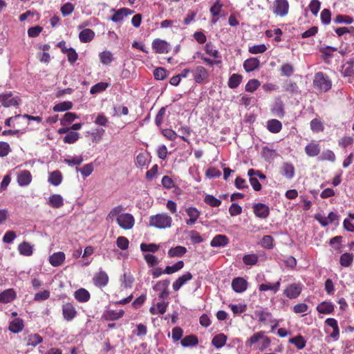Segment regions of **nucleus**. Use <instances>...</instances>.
Returning <instances> with one entry per match:
<instances>
[{
    "label": "nucleus",
    "mask_w": 354,
    "mask_h": 354,
    "mask_svg": "<svg viewBox=\"0 0 354 354\" xmlns=\"http://www.w3.org/2000/svg\"><path fill=\"white\" fill-rule=\"evenodd\" d=\"M227 341V336L224 335L223 333H220L216 335H215L212 340V344L214 346H215L216 348H220L223 347Z\"/></svg>",
    "instance_id": "72a5a7b5"
},
{
    "label": "nucleus",
    "mask_w": 354,
    "mask_h": 354,
    "mask_svg": "<svg viewBox=\"0 0 354 354\" xmlns=\"http://www.w3.org/2000/svg\"><path fill=\"white\" fill-rule=\"evenodd\" d=\"M95 37V32L89 28L82 30L79 34V39L82 43L90 42Z\"/></svg>",
    "instance_id": "bb28decb"
},
{
    "label": "nucleus",
    "mask_w": 354,
    "mask_h": 354,
    "mask_svg": "<svg viewBox=\"0 0 354 354\" xmlns=\"http://www.w3.org/2000/svg\"><path fill=\"white\" fill-rule=\"evenodd\" d=\"M232 289L236 292H243L248 287V282L242 277H236L232 281Z\"/></svg>",
    "instance_id": "2eb2a0df"
},
{
    "label": "nucleus",
    "mask_w": 354,
    "mask_h": 354,
    "mask_svg": "<svg viewBox=\"0 0 354 354\" xmlns=\"http://www.w3.org/2000/svg\"><path fill=\"white\" fill-rule=\"evenodd\" d=\"M64 260L65 254L62 252H54L49 257V262L54 267L61 266Z\"/></svg>",
    "instance_id": "6ab92c4d"
},
{
    "label": "nucleus",
    "mask_w": 354,
    "mask_h": 354,
    "mask_svg": "<svg viewBox=\"0 0 354 354\" xmlns=\"http://www.w3.org/2000/svg\"><path fill=\"white\" fill-rule=\"evenodd\" d=\"M301 286L298 283H292L288 285L284 290V295L290 299L297 298L301 292Z\"/></svg>",
    "instance_id": "9b49d317"
},
{
    "label": "nucleus",
    "mask_w": 354,
    "mask_h": 354,
    "mask_svg": "<svg viewBox=\"0 0 354 354\" xmlns=\"http://www.w3.org/2000/svg\"><path fill=\"white\" fill-rule=\"evenodd\" d=\"M321 7V3L319 0H311L309 4V8L313 15H317Z\"/></svg>",
    "instance_id": "338daca9"
},
{
    "label": "nucleus",
    "mask_w": 354,
    "mask_h": 354,
    "mask_svg": "<svg viewBox=\"0 0 354 354\" xmlns=\"http://www.w3.org/2000/svg\"><path fill=\"white\" fill-rule=\"evenodd\" d=\"M152 48L156 53H167L170 50V44L160 39H155L152 42Z\"/></svg>",
    "instance_id": "39448f33"
},
{
    "label": "nucleus",
    "mask_w": 354,
    "mask_h": 354,
    "mask_svg": "<svg viewBox=\"0 0 354 354\" xmlns=\"http://www.w3.org/2000/svg\"><path fill=\"white\" fill-rule=\"evenodd\" d=\"M187 252V249L184 246L178 245L174 248H171L168 251V256L169 257H181Z\"/></svg>",
    "instance_id": "473e14b6"
},
{
    "label": "nucleus",
    "mask_w": 354,
    "mask_h": 354,
    "mask_svg": "<svg viewBox=\"0 0 354 354\" xmlns=\"http://www.w3.org/2000/svg\"><path fill=\"white\" fill-rule=\"evenodd\" d=\"M117 223L122 229L130 230L133 227L135 220L131 214L124 213L117 217Z\"/></svg>",
    "instance_id": "20e7f679"
},
{
    "label": "nucleus",
    "mask_w": 354,
    "mask_h": 354,
    "mask_svg": "<svg viewBox=\"0 0 354 354\" xmlns=\"http://www.w3.org/2000/svg\"><path fill=\"white\" fill-rule=\"evenodd\" d=\"M205 49L206 53L210 56L216 59L221 57L218 51L216 49L214 48L213 45L211 43H207L205 45Z\"/></svg>",
    "instance_id": "0e129e2a"
},
{
    "label": "nucleus",
    "mask_w": 354,
    "mask_h": 354,
    "mask_svg": "<svg viewBox=\"0 0 354 354\" xmlns=\"http://www.w3.org/2000/svg\"><path fill=\"white\" fill-rule=\"evenodd\" d=\"M193 276L192 273L189 272H187L182 276L179 277L174 283H173V289L175 291L178 290L185 283H186L188 281L192 279Z\"/></svg>",
    "instance_id": "a211bd4d"
},
{
    "label": "nucleus",
    "mask_w": 354,
    "mask_h": 354,
    "mask_svg": "<svg viewBox=\"0 0 354 354\" xmlns=\"http://www.w3.org/2000/svg\"><path fill=\"white\" fill-rule=\"evenodd\" d=\"M111 12H114V15L110 18V20L115 23L122 21L124 17L134 12L133 10L127 8H122L119 10L112 9Z\"/></svg>",
    "instance_id": "423d86ee"
},
{
    "label": "nucleus",
    "mask_w": 354,
    "mask_h": 354,
    "mask_svg": "<svg viewBox=\"0 0 354 354\" xmlns=\"http://www.w3.org/2000/svg\"><path fill=\"white\" fill-rule=\"evenodd\" d=\"M17 180L21 187L28 186L32 181V175L28 170L20 171L17 174Z\"/></svg>",
    "instance_id": "ddd939ff"
},
{
    "label": "nucleus",
    "mask_w": 354,
    "mask_h": 354,
    "mask_svg": "<svg viewBox=\"0 0 354 354\" xmlns=\"http://www.w3.org/2000/svg\"><path fill=\"white\" fill-rule=\"evenodd\" d=\"M289 4L287 0H276L274 2V12L279 16H285L288 14Z\"/></svg>",
    "instance_id": "f8f14e48"
},
{
    "label": "nucleus",
    "mask_w": 354,
    "mask_h": 354,
    "mask_svg": "<svg viewBox=\"0 0 354 354\" xmlns=\"http://www.w3.org/2000/svg\"><path fill=\"white\" fill-rule=\"evenodd\" d=\"M48 204L53 208H60L64 205V199L59 194H53L48 198Z\"/></svg>",
    "instance_id": "393cba45"
},
{
    "label": "nucleus",
    "mask_w": 354,
    "mask_h": 354,
    "mask_svg": "<svg viewBox=\"0 0 354 354\" xmlns=\"http://www.w3.org/2000/svg\"><path fill=\"white\" fill-rule=\"evenodd\" d=\"M310 129L313 132H320L324 131V125L320 120L315 118L310 122Z\"/></svg>",
    "instance_id": "603ef678"
},
{
    "label": "nucleus",
    "mask_w": 354,
    "mask_h": 354,
    "mask_svg": "<svg viewBox=\"0 0 354 354\" xmlns=\"http://www.w3.org/2000/svg\"><path fill=\"white\" fill-rule=\"evenodd\" d=\"M313 86L321 92H326L331 88L332 82L326 74L318 72L314 76Z\"/></svg>",
    "instance_id": "f03ea898"
},
{
    "label": "nucleus",
    "mask_w": 354,
    "mask_h": 354,
    "mask_svg": "<svg viewBox=\"0 0 354 354\" xmlns=\"http://www.w3.org/2000/svg\"><path fill=\"white\" fill-rule=\"evenodd\" d=\"M109 84L106 82H101L97 83L96 84H95L94 86H93L91 88L90 93L91 94H96V93H101V92L105 91L109 87Z\"/></svg>",
    "instance_id": "49530a36"
},
{
    "label": "nucleus",
    "mask_w": 354,
    "mask_h": 354,
    "mask_svg": "<svg viewBox=\"0 0 354 354\" xmlns=\"http://www.w3.org/2000/svg\"><path fill=\"white\" fill-rule=\"evenodd\" d=\"M185 212L189 217V219L186 220L185 223L187 225H194L201 215L200 211L194 207H189L185 209Z\"/></svg>",
    "instance_id": "4468645a"
},
{
    "label": "nucleus",
    "mask_w": 354,
    "mask_h": 354,
    "mask_svg": "<svg viewBox=\"0 0 354 354\" xmlns=\"http://www.w3.org/2000/svg\"><path fill=\"white\" fill-rule=\"evenodd\" d=\"M62 180V176L59 171H54L51 172L48 177V182L55 185L58 186L61 184Z\"/></svg>",
    "instance_id": "e433bc0d"
},
{
    "label": "nucleus",
    "mask_w": 354,
    "mask_h": 354,
    "mask_svg": "<svg viewBox=\"0 0 354 354\" xmlns=\"http://www.w3.org/2000/svg\"><path fill=\"white\" fill-rule=\"evenodd\" d=\"M261 85L260 82L257 79L250 80L245 85V91L248 92H254Z\"/></svg>",
    "instance_id": "864d4df0"
},
{
    "label": "nucleus",
    "mask_w": 354,
    "mask_h": 354,
    "mask_svg": "<svg viewBox=\"0 0 354 354\" xmlns=\"http://www.w3.org/2000/svg\"><path fill=\"white\" fill-rule=\"evenodd\" d=\"M198 344V339L194 335H187L180 341V344L183 347L194 346Z\"/></svg>",
    "instance_id": "c756f323"
},
{
    "label": "nucleus",
    "mask_w": 354,
    "mask_h": 354,
    "mask_svg": "<svg viewBox=\"0 0 354 354\" xmlns=\"http://www.w3.org/2000/svg\"><path fill=\"white\" fill-rule=\"evenodd\" d=\"M109 277L104 271H100L93 277L94 284L97 287H104L107 285Z\"/></svg>",
    "instance_id": "f3484780"
},
{
    "label": "nucleus",
    "mask_w": 354,
    "mask_h": 354,
    "mask_svg": "<svg viewBox=\"0 0 354 354\" xmlns=\"http://www.w3.org/2000/svg\"><path fill=\"white\" fill-rule=\"evenodd\" d=\"M73 104L71 102H63L55 104L53 106V111L56 112L65 111L71 109Z\"/></svg>",
    "instance_id": "de8ad7c7"
},
{
    "label": "nucleus",
    "mask_w": 354,
    "mask_h": 354,
    "mask_svg": "<svg viewBox=\"0 0 354 354\" xmlns=\"http://www.w3.org/2000/svg\"><path fill=\"white\" fill-rule=\"evenodd\" d=\"M255 315L259 317L261 322H266L270 319L272 315L270 313L263 310H257Z\"/></svg>",
    "instance_id": "680f3d73"
},
{
    "label": "nucleus",
    "mask_w": 354,
    "mask_h": 354,
    "mask_svg": "<svg viewBox=\"0 0 354 354\" xmlns=\"http://www.w3.org/2000/svg\"><path fill=\"white\" fill-rule=\"evenodd\" d=\"M62 315L67 322L72 321L77 316V310L71 303H66L62 305Z\"/></svg>",
    "instance_id": "6e6552de"
},
{
    "label": "nucleus",
    "mask_w": 354,
    "mask_h": 354,
    "mask_svg": "<svg viewBox=\"0 0 354 354\" xmlns=\"http://www.w3.org/2000/svg\"><path fill=\"white\" fill-rule=\"evenodd\" d=\"M294 71L293 65L289 63L282 64L280 68V72L282 76L290 77L293 74Z\"/></svg>",
    "instance_id": "37998d69"
},
{
    "label": "nucleus",
    "mask_w": 354,
    "mask_h": 354,
    "mask_svg": "<svg viewBox=\"0 0 354 354\" xmlns=\"http://www.w3.org/2000/svg\"><path fill=\"white\" fill-rule=\"evenodd\" d=\"M353 259H354V255L353 253H348V252L343 253L340 256L339 263L343 267H348L352 264V263L353 261Z\"/></svg>",
    "instance_id": "f704fd0d"
},
{
    "label": "nucleus",
    "mask_w": 354,
    "mask_h": 354,
    "mask_svg": "<svg viewBox=\"0 0 354 354\" xmlns=\"http://www.w3.org/2000/svg\"><path fill=\"white\" fill-rule=\"evenodd\" d=\"M253 212L257 217L266 218L269 216L270 208L267 205L259 203L253 205Z\"/></svg>",
    "instance_id": "9d476101"
},
{
    "label": "nucleus",
    "mask_w": 354,
    "mask_h": 354,
    "mask_svg": "<svg viewBox=\"0 0 354 354\" xmlns=\"http://www.w3.org/2000/svg\"><path fill=\"white\" fill-rule=\"evenodd\" d=\"M0 103L5 107L17 106L19 105L18 99L13 97L11 92L0 94Z\"/></svg>",
    "instance_id": "1a4fd4ad"
},
{
    "label": "nucleus",
    "mask_w": 354,
    "mask_h": 354,
    "mask_svg": "<svg viewBox=\"0 0 354 354\" xmlns=\"http://www.w3.org/2000/svg\"><path fill=\"white\" fill-rule=\"evenodd\" d=\"M280 285H281L280 281H278L273 285L263 283L259 286V289L260 291L272 290L275 293L279 290Z\"/></svg>",
    "instance_id": "a18cd8bd"
},
{
    "label": "nucleus",
    "mask_w": 354,
    "mask_h": 354,
    "mask_svg": "<svg viewBox=\"0 0 354 354\" xmlns=\"http://www.w3.org/2000/svg\"><path fill=\"white\" fill-rule=\"evenodd\" d=\"M77 118V115L75 113L67 112L64 115L61 120V124L63 126L71 123L75 119Z\"/></svg>",
    "instance_id": "6e6d98bb"
},
{
    "label": "nucleus",
    "mask_w": 354,
    "mask_h": 354,
    "mask_svg": "<svg viewBox=\"0 0 354 354\" xmlns=\"http://www.w3.org/2000/svg\"><path fill=\"white\" fill-rule=\"evenodd\" d=\"M281 174L288 179H292L295 176L294 166L288 162H284L281 167Z\"/></svg>",
    "instance_id": "412c9836"
},
{
    "label": "nucleus",
    "mask_w": 354,
    "mask_h": 354,
    "mask_svg": "<svg viewBox=\"0 0 354 354\" xmlns=\"http://www.w3.org/2000/svg\"><path fill=\"white\" fill-rule=\"evenodd\" d=\"M124 314V311L122 310H120L118 312H115L114 310H108L104 314V319L107 321H114L123 317Z\"/></svg>",
    "instance_id": "4c0bfd02"
},
{
    "label": "nucleus",
    "mask_w": 354,
    "mask_h": 354,
    "mask_svg": "<svg viewBox=\"0 0 354 354\" xmlns=\"http://www.w3.org/2000/svg\"><path fill=\"white\" fill-rule=\"evenodd\" d=\"M319 160L334 162L335 160V155L331 150L328 149L322 152V155L319 157Z\"/></svg>",
    "instance_id": "052dcab7"
},
{
    "label": "nucleus",
    "mask_w": 354,
    "mask_h": 354,
    "mask_svg": "<svg viewBox=\"0 0 354 354\" xmlns=\"http://www.w3.org/2000/svg\"><path fill=\"white\" fill-rule=\"evenodd\" d=\"M267 128L271 133H277L281 130L282 124L278 120L272 119L268 121Z\"/></svg>",
    "instance_id": "c85d7f7f"
},
{
    "label": "nucleus",
    "mask_w": 354,
    "mask_h": 354,
    "mask_svg": "<svg viewBox=\"0 0 354 354\" xmlns=\"http://www.w3.org/2000/svg\"><path fill=\"white\" fill-rule=\"evenodd\" d=\"M100 62L104 65L110 64L113 60V56L111 51L105 50L99 55Z\"/></svg>",
    "instance_id": "ea45409f"
},
{
    "label": "nucleus",
    "mask_w": 354,
    "mask_h": 354,
    "mask_svg": "<svg viewBox=\"0 0 354 354\" xmlns=\"http://www.w3.org/2000/svg\"><path fill=\"white\" fill-rule=\"evenodd\" d=\"M289 342L294 344L298 349H302L306 346V340L301 335H297L290 338Z\"/></svg>",
    "instance_id": "a19ab883"
},
{
    "label": "nucleus",
    "mask_w": 354,
    "mask_h": 354,
    "mask_svg": "<svg viewBox=\"0 0 354 354\" xmlns=\"http://www.w3.org/2000/svg\"><path fill=\"white\" fill-rule=\"evenodd\" d=\"M65 54H66L68 60L71 64H73L78 58V55L73 48H68Z\"/></svg>",
    "instance_id": "e2e57ef3"
},
{
    "label": "nucleus",
    "mask_w": 354,
    "mask_h": 354,
    "mask_svg": "<svg viewBox=\"0 0 354 354\" xmlns=\"http://www.w3.org/2000/svg\"><path fill=\"white\" fill-rule=\"evenodd\" d=\"M306 153L310 157H315L320 152V147L316 143H309L305 147Z\"/></svg>",
    "instance_id": "7c9ffc66"
},
{
    "label": "nucleus",
    "mask_w": 354,
    "mask_h": 354,
    "mask_svg": "<svg viewBox=\"0 0 354 354\" xmlns=\"http://www.w3.org/2000/svg\"><path fill=\"white\" fill-rule=\"evenodd\" d=\"M260 62L257 58L247 59L243 63V68L247 72H252L259 67Z\"/></svg>",
    "instance_id": "4be33fe9"
},
{
    "label": "nucleus",
    "mask_w": 354,
    "mask_h": 354,
    "mask_svg": "<svg viewBox=\"0 0 354 354\" xmlns=\"http://www.w3.org/2000/svg\"><path fill=\"white\" fill-rule=\"evenodd\" d=\"M184 266V262L183 261H179L176 262L173 266H168L165 268V269L163 270L164 274H171L176 272H178V270H181Z\"/></svg>",
    "instance_id": "58836bf2"
},
{
    "label": "nucleus",
    "mask_w": 354,
    "mask_h": 354,
    "mask_svg": "<svg viewBox=\"0 0 354 354\" xmlns=\"http://www.w3.org/2000/svg\"><path fill=\"white\" fill-rule=\"evenodd\" d=\"M93 165L92 163L84 165L82 168L76 167V171L80 172L83 177L86 178L90 176L93 171Z\"/></svg>",
    "instance_id": "c03bdc74"
},
{
    "label": "nucleus",
    "mask_w": 354,
    "mask_h": 354,
    "mask_svg": "<svg viewBox=\"0 0 354 354\" xmlns=\"http://www.w3.org/2000/svg\"><path fill=\"white\" fill-rule=\"evenodd\" d=\"M172 218L167 213L157 214L149 218V226L158 229L169 228L171 226Z\"/></svg>",
    "instance_id": "f257e3e1"
},
{
    "label": "nucleus",
    "mask_w": 354,
    "mask_h": 354,
    "mask_svg": "<svg viewBox=\"0 0 354 354\" xmlns=\"http://www.w3.org/2000/svg\"><path fill=\"white\" fill-rule=\"evenodd\" d=\"M169 283L170 281L169 279H165L158 281L153 286V289L155 291H160L159 298L164 299L169 296V292L168 290V286H169Z\"/></svg>",
    "instance_id": "0eeeda50"
},
{
    "label": "nucleus",
    "mask_w": 354,
    "mask_h": 354,
    "mask_svg": "<svg viewBox=\"0 0 354 354\" xmlns=\"http://www.w3.org/2000/svg\"><path fill=\"white\" fill-rule=\"evenodd\" d=\"M74 297L79 302L84 303L90 299L91 295L87 290L81 288L74 292Z\"/></svg>",
    "instance_id": "b1692460"
},
{
    "label": "nucleus",
    "mask_w": 354,
    "mask_h": 354,
    "mask_svg": "<svg viewBox=\"0 0 354 354\" xmlns=\"http://www.w3.org/2000/svg\"><path fill=\"white\" fill-rule=\"evenodd\" d=\"M116 244L120 249L124 250L129 248V242L127 238L124 236H119L117 239Z\"/></svg>",
    "instance_id": "774afa93"
},
{
    "label": "nucleus",
    "mask_w": 354,
    "mask_h": 354,
    "mask_svg": "<svg viewBox=\"0 0 354 354\" xmlns=\"http://www.w3.org/2000/svg\"><path fill=\"white\" fill-rule=\"evenodd\" d=\"M259 259V257L256 254H245L243 257V261L247 266L255 265Z\"/></svg>",
    "instance_id": "8fccbe9b"
},
{
    "label": "nucleus",
    "mask_w": 354,
    "mask_h": 354,
    "mask_svg": "<svg viewBox=\"0 0 354 354\" xmlns=\"http://www.w3.org/2000/svg\"><path fill=\"white\" fill-rule=\"evenodd\" d=\"M19 253L24 256H30L33 252L32 246L28 242L24 241L18 246Z\"/></svg>",
    "instance_id": "2f4dec72"
},
{
    "label": "nucleus",
    "mask_w": 354,
    "mask_h": 354,
    "mask_svg": "<svg viewBox=\"0 0 354 354\" xmlns=\"http://www.w3.org/2000/svg\"><path fill=\"white\" fill-rule=\"evenodd\" d=\"M24 327V321L20 318H15L10 322L9 330L13 333L21 332Z\"/></svg>",
    "instance_id": "a878e982"
},
{
    "label": "nucleus",
    "mask_w": 354,
    "mask_h": 354,
    "mask_svg": "<svg viewBox=\"0 0 354 354\" xmlns=\"http://www.w3.org/2000/svg\"><path fill=\"white\" fill-rule=\"evenodd\" d=\"M16 297L15 292L13 289H7L0 293V302L9 303L12 301Z\"/></svg>",
    "instance_id": "5701e85b"
},
{
    "label": "nucleus",
    "mask_w": 354,
    "mask_h": 354,
    "mask_svg": "<svg viewBox=\"0 0 354 354\" xmlns=\"http://www.w3.org/2000/svg\"><path fill=\"white\" fill-rule=\"evenodd\" d=\"M159 245L156 243H141L140 245V250L142 252H156L159 250Z\"/></svg>",
    "instance_id": "13d9d810"
},
{
    "label": "nucleus",
    "mask_w": 354,
    "mask_h": 354,
    "mask_svg": "<svg viewBox=\"0 0 354 354\" xmlns=\"http://www.w3.org/2000/svg\"><path fill=\"white\" fill-rule=\"evenodd\" d=\"M192 73L194 81L197 84H203L208 80L209 72L202 66H197L192 69Z\"/></svg>",
    "instance_id": "7ed1b4c3"
},
{
    "label": "nucleus",
    "mask_w": 354,
    "mask_h": 354,
    "mask_svg": "<svg viewBox=\"0 0 354 354\" xmlns=\"http://www.w3.org/2000/svg\"><path fill=\"white\" fill-rule=\"evenodd\" d=\"M25 340L27 342L28 346H36L39 343L42 342L43 338L38 334L34 333L28 335Z\"/></svg>",
    "instance_id": "c9c22d12"
},
{
    "label": "nucleus",
    "mask_w": 354,
    "mask_h": 354,
    "mask_svg": "<svg viewBox=\"0 0 354 354\" xmlns=\"http://www.w3.org/2000/svg\"><path fill=\"white\" fill-rule=\"evenodd\" d=\"M122 281V285L125 288H131L132 286V283L133 282V278L131 274H128L127 273H124L122 276V278L121 279Z\"/></svg>",
    "instance_id": "69168bd1"
},
{
    "label": "nucleus",
    "mask_w": 354,
    "mask_h": 354,
    "mask_svg": "<svg viewBox=\"0 0 354 354\" xmlns=\"http://www.w3.org/2000/svg\"><path fill=\"white\" fill-rule=\"evenodd\" d=\"M317 310L322 314H330L334 310V305L330 301H323L317 306Z\"/></svg>",
    "instance_id": "cd10ccee"
},
{
    "label": "nucleus",
    "mask_w": 354,
    "mask_h": 354,
    "mask_svg": "<svg viewBox=\"0 0 354 354\" xmlns=\"http://www.w3.org/2000/svg\"><path fill=\"white\" fill-rule=\"evenodd\" d=\"M204 202L213 207H217L221 205V201L215 198L214 196L207 194L204 198Z\"/></svg>",
    "instance_id": "09e8293b"
},
{
    "label": "nucleus",
    "mask_w": 354,
    "mask_h": 354,
    "mask_svg": "<svg viewBox=\"0 0 354 354\" xmlns=\"http://www.w3.org/2000/svg\"><path fill=\"white\" fill-rule=\"evenodd\" d=\"M80 137V134L77 132L71 131L68 133L63 138L65 143L72 144L76 142Z\"/></svg>",
    "instance_id": "4d7b16f0"
},
{
    "label": "nucleus",
    "mask_w": 354,
    "mask_h": 354,
    "mask_svg": "<svg viewBox=\"0 0 354 354\" xmlns=\"http://www.w3.org/2000/svg\"><path fill=\"white\" fill-rule=\"evenodd\" d=\"M230 242L228 237L224 234H217L211 241L210 245L213 248L225 247Z\"/></svg>",
    "instance_id": "dca6fc26"
},
{
    "label": "nucleus",
    "mask_w": 354,
    "mask_h": 354,
    "mask_svg": "<svg viewBox=\"0 0 354 354\" xmlns=\"http://www.w3.org/2000/svg\"><path fill=\"white\" fill-rule=\"evenodd\" d=\"M272 112L276 116L280 118H283L285 114L283 103L281 102H276L272 109Z\"/></svg>",
    "instance_id": "bf43d9fd"
},
{
    "label": "nucleus",
    "mask_w": 354,
    "mask_h": 354,
    "mask_svg": "<svg viewBox=\"0 0 354 354\" xmlns=\"http://www.w3.org/2000/svg\"><path fill=\"white\" fill-rule=\"evenodd\" d=\"M242 80V76L239 74H233L232 75L228 81V86L231 88H236L241 84Z\"/></svg>",
    "instance_id": "79ce46f5"
},
{
    "label": "nucleus",
    "mask_w": 354,
    "mask_h": 354,
    "mask_svg": "<svg viewBox=\"0 0 354 354\" xmlns=\"http://www.w3.org/2000/svg\"><path fill=\"white\" fill-rule=\"evenodd\" d=\"M274 239L270 235H265L263 236L261 244L262 247L266 249H272L274 247L273 245Z\"/></svg>",
    "instance_id": "5fc2aeb1"
},
{
    "label": "nucleus",
    "mask_w": 354,
    "mask_h": 354,
    "mask_svg": "<svg viewBox=\"0 0 354 354\" xmlns=\"http://www.w3.org/2000/svg\"><path fill=\"white\" fill-rule=\"evenodd\" d=\"M341 73L344 77H353L354 75V60L351 59L343 64Z\"/></svg>",
    "instance_id": "aec40b11"
},
{
    "label": "nucleus",
    "mask_w": 354,
    "mask_h": 354,
    "mask_svg": "<svg viewBox=\"0 0 354 354\" xmlns=\"http://www.w3.org/2000/svg\"><path fill=\"white\" fill-rule=\"evenodd\" d=\"M286 91L294 94L298 93V86L297 84L291 80H286L283 85Z\"/></svg>",
    "instance_id": "3c124183"
}]
</instances>
